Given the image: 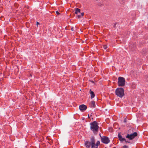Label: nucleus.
I'll return each instance as SVG.
<instances>
[{
  "mask_svg": "<svg viewBox=\"0 0 148 148\" xmlns=\"http://www.w3.org/2000/svg\"><path fill=\"white\" fill-rule=\"evenodd\" d=\"M90 130L93 132L95 134L97 135L99 131L98 123L96 121H94L90 123Z\"/></svg>",
  "mask_w": 148,
  "mask_h": 148,
  "instance_id": "nucleus-1",
  "label": "nucleus"
},
{
  "mask_svg": "<svg viewBox=\"0 0 148 148\" xmlns=\"http://www.w3.org/2000/svg\"><path fill=\"white\" fill-rule=\"evenodd\" d=\"M115 94L120 98H122L124 95V89L122 88H118L116 90Z\"/></svg>",
  "mask_w": 148,
  "mask_h": 148,
  "instance_id": "nucleus-2",
  "label": "nucleus"
},
{
  "mask_svg": "<svg viewBox=\"0 0 148 148\" xmlns=\"http://www.w3.org/2000/svg\"><path fill=\"white\" fill-rule=\"evenodd\" d=\"M125 80L124 77H119L118 78V86H123L125 84Z\"/></svg>",
  "mask_w": 148,
  "mask_h": 148,
  "instance_id": "nucleus-3",
  "label": "nucleus"
},
{
  "mask_svg": "<svg viewBox=\"0 0 148 148\" xmlns=\"http://www.w3.org/2000/svg\"><path fill=\"white\" fill-rule=\"evenodd\" d=\"M137 133L136 132H134L131 134H127L126 136V138L129 140H132L137 136Z\"/></svg>",
  "mask_w": 148,
  "mask_h": 148,
  "instance_id": "nucleus-4",
  "label": "nucleus"
},
{
  "mask_svg": "<svg viewBox=\"0 0 148 148\" xmlns=\"http://www.w3.org/2000/svg\"><path fill=\"white\" fill-rule=\"evenodd\" d=\"M101 142L105 144H108L110 142V140L108 137L104 136L103 137H101Z\"/></svg>",
  "mask_w": 148,
  "mask_h": 148,
  "instance_id": "nucleus-5",
  "label": "nucleus"
},
{
  "mask_svg": "<svg viewBox=\"0 0 148 148\" xmlns=\"http://www.w3.org/2000/svg\"><path fill=\"white\" fill-rule=\"evenodd\" d=\"M95 138L94 136H92L90 138V142L91 143V148H95Z\"/></svg>",
  "mask_w": 148,
  "mask_h": 148,
  "instance_id": "nucleus-6",
  "label": "nucleus"
},
{
  "mask_svg": "<svg viewBox=\"0 0 148 148\" xmlns=\"http://www.w3.org/2000/svg\"><path fill=\"white\" fill-rule=\"evenodd\" d=\"M79 108L80 110L82 111L85 110L87 109V107L86 105L82 104L80 105Z\"/></svg>",
  "mask_w": 148,
  "mask_h": 148,
  "instance_id": "nucleus-7",
  "label": "nucleus"
},
{
  "mask_svg": "<svg viewBox=\"0 0 148 148\" xmlns=\"http://www.w3.org/2000/svg\"><path fill=\"white\" fill-rule=\"evenodd\" d=\"M85 145L87 148H89L91 145V142L88 141H86L85 142Z\"/></svg>",
  "mask_w": 148,
  "mask_h": 148,
  "instance_id": "nucleus-8",
  "label": "nucleus"
},
{
  "mask_svg": "<svg viewBox=\"0 0 148 148\" xmlns=\"http://www.w3.org/2000/svg\"><path fill=\"white\" fill-rule=\"evenodd\" d=\"M118 137L119 139V140L121 141H123L125 140V138H123L122 137V136L121 134H120L119 133V134L118 135Z\"/></svg>",
  "mask_w": 148,
  "mask_h": 148,
  "instance_id": "nucleus-9",
  "label": "nucleus"
},
{
  "mask_svg": "<svg viewBox=\"0 0 148 148\" xmlns=\"http://www.w3.org/2000/svg\"><path fill=\"white\" fill-rule=\"evenodd\" d=\"M91 107L95 108V101H92L90 104Z\"/></svg>",
  "mask_w": 148,
  "mask_h": 148,
  "instance_id": "nucleus-10",
  "label": "nucleus"
},
{
  "mask_svg": "<svg viewBox=\"0 0 148 148\" xmlns=\"http://www.w3.org/2000/svg\"><path fill=\"white\" fill-rule=\"evenodd\" d=\"M90 94L91 95V98L92 99L95 96V94H94L93 92L91 91V89H90Z\"/></svg>",
  "mask_w": 148,
  "mask_h": 148,
  "instance_id": "nucleus-11",
  "label": "nucleus"
},
{
  "mask_svg": "<svg viewBox=\"0 0 148 148\" xmlns=\"http://www.w3.org/2000/svg\"><path fill=\"white\" fill-rule=\"evenodd\" d=\"M80 12V9L77 8L75 9V13L76 14H77L78 13Z\"/></svg>",
  "mask_w": 148,
  "mask_h": 148,
  "instance_id": "nucleus-12",
  "label": "nucleus"
},
{
  "mask_svg": "<svg viewBox=\"0 0 148 148\" xmlns=\"http://www.w3.org/2000/svg\"><path fill=\"white\" fill-rule=\"evenodd\" d=\"M100 144V142L99 141H97L95 145V148H97L98 146Z\"/></svg>",
  "mask_w": 148,
  "mask_h": 148,
  "instance_id": "nucleus-13",
  "label": "nucleus"
},
{
  "mask_svg": "<svg viewBox=\"0 0 148 148\" xmlns=\"http://www.w3.org/2000/svg\"><path fill=\"white\" fill-rule=\"evenodd\" d=\"M81 15H77V17L78 18H80L81 17V16H83L84 15V12L81 13Z\"/></svg>",
  "mask_w": 148,
  "mask_h": 148,
  "instance_id": "nucleus-14",
  "label": "nucleus"
},
{
  "mask_svg": "<svg viewBox=\"0 0 148 148\" xmlns=\"http://www.w3.org/2000/svg\"><path fill=\"white\" fill-rule=\"evenodd\" d=\"M108 130L111 132H113V129L111 127H109L108 128Z\"/></svg>",
  "mask_w": 148,
  "mask_h": 148,
  "instance_id": "nucleus-15",
  "label": "nucleus"
},
{
  "mask_svg": "<svg viewBox=\"0 0 148 148\" xmlns=\"http://www.w3.org/2000/svg\"><path fill=\"white\" fill-rule=\"evenodd\" d=\"M103 47L104 49H106L108 48V47L107 45H105L103 46Z\"/></svg>",
  "mask_w": 148,
  "mask_h": 148,
  "instance_id": "nucleus-16",
  "label": "nucleus"
},
{
  "mask_svg": "<svg viewBox=\"0 0 148 148\" xmlns=\"http://www.w3.org/2000/svg\"><path fill=\"white\" fill-rule=\"evenodd\" d=\"M121 148H128V146L126 145H124Z\"/></svg>",
  "mask_w": 148,
  "mask_h": 148,
  "instance_id": "nucleus-17",
  "label": "nucleus"
},
{
  "mask_svg": "<svg viewBox=\"0 0 148 148\" xmlns=\"http://www.w3.org/2000/svg\"><path fill=\"white\" fill-rule=\"evenodd\" d=\"M56 13L57 14L59 15V14H60V13H59V12L58 11H56Z\"/></svg>",
  "mask_w": 148,
  "mask_h": 148,
  "instance_id": "nucleus-18",
  "label": "nucleus"
},
{
  "mask_svg": "<svg viewBox=\"0 0 148 148\" xmlns=\"http://www.w3.org/2000/svg\"><path fill=\"white\" fill-rule=\"evenodd\" d=\"M133 131V130H131V129H130V130H129L128 131V133H130V132H131V131Z\"/></svg>",
  "mask_w": 148,
  "mask_h": 148,
  "instance_id": "nucleus-19",
  "label": "nucleus"
},
{
  "mask_svg": "<svg viewBox=\"0 0 148 148\" xmlns=\"http://www.w3.org/2000/svg\"><path fill=\"white\" fill-rule=\"evenodd\" d=\"M116 24V23H114V24L113 27H115Z\"/></svg>",
  "mask_w": 148,
  "mask_h": 148,
  "instance_id": "nucleus-20",
  "label": "nucleus"
},
{
  "mask_svg": "<svg viewBox=\"0 0 148 148\" xmlns=\"http://www.w3.org/2000/svg\"><path fill=\"white\" fill-rule=\"evenodd\" d=\"M126 121H127V120H126V119L125 118L124 119V122L125 123L126 122Z\"/></svg>",
  "mask_w": 148,
  "mask_h": 148,
  "instance_id": "nucleus-21",
  "label": "nucleus"
},
{
  "mask_svg": "<svg viewBox=\"0 0 148 148\" xmlns=\"http://www.w3.org/2000/svg\"><path fill=\"white\" fill-rule=\"evenodd\" d=\"M71 30L73 31L74 30L73 28V27H72L71 28Z\"/></svg>",
  "mask_w": 148,
  "mask_h": 148,
  "instance_id": "nucleus-22",
  "label": "nucleus"
},
{
  "mask_svg": "<svg viewBox=\"0 0 148 148\" xmlns=\"http://www.w3.org/2000/svg\"><path fill=\"white\" fill-rule=\"evenodd\" d=\"M39 24H40V23L38 22H36V25H39Z\"/></svg>",
  "mask_w": 148,
  "mask_h": 148,
  "instance_id": "nucleus-23",
  "label": "nucleus"
},
{
  "mask_svg": "<svg viewBox=\"0 0 148 148\" xmlns=\"http://www.w3.org/2000/svg\"><path fill=\"white\" fill-rule=\"evenodd\" d=\"M124 141H125V143H129V142L128 141H126L125 139V140Z\"/></svg>",
  "mask_w": 148,
  "mask_h": 148,
  "instance_id": "nucleus-24",
  "label": "nucleus"
},
{
  "mask_svg": "<svg viewBox=\"0 0 148 148\" xmlns=\"http://www.w3.org/2000/svg\"><path fill=\"white\" fill-rule=\"evenodd\" d=\"M53 143V140H51V143H50V144H51V143Z\"/></svg>",
  "mask_w": 148,
  "mask_h": 148,
  "instance_id": "nucleus-25",
  "label": "nucleus"
},
{
  "mask_svg": "<svg viewBox=\"0 0 148 148\" xmlns=\"http://www.w3.org/2000/svg\"><path fill=\"white\" fill-rule=\"evenodd\" d=\"M88 118H90V117H89V114H88Z\"/></svg>",
  "mask_w": 148,
  "mask_h": 148,
  "instance_id": "nucleus-26",
  "label": "nucleus"
},
{
  "mask_svg": "<svg viewBox=\"0 0 148 148\" xmlns=\"http://www.w3.org/2000/svg\"><path fill=\"white\" fill-rule=\"evenodd\" d=\"M116 123H114V125H116Z\"/></svg>",
  "mask_w": 148,
  "mask_h": 148,
  "instance_id": "nucleus-27",
  "label": "nucleus"
},
{
  "mask_svg": "<svg viewBox=\"0 0 148 148\" xmlns=\"http://www.w3.org/2000/svg\"><path fill=\"white\" fill-rule=\"evenodd\" d=\"M113 148H116V147H113Z\"/></svg>",
  "mask_w": 148,
  "mask_h": 148,
  "instance_id": "nucleus-28",
  "label": "nucleus"
}]
</instances>
